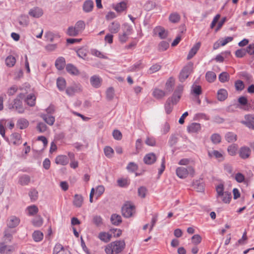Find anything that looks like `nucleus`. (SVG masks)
Instances as JSON below:
<instances>
[{
	"label": "nucleus",
	"mask_w": 254,
	"mask_h": 254,
	"mask_svg": "<svg viewBox=\"0 0 254 254\" xmlns=\"http://www.w3.org/2000/svg\"><path fill=\"white\" fill-rule=\"evenodd\" d=\"M85 28V22L83 20L77 21L74 26L68 27L66 34L69 36L75 37L81 33Z\"/></svg>",
	"instance_id": "f257e3e1"
},
{
	"label": "nucleus",
	"mask_w": 254,
	"mask_h": 254,
	"mask_svg": "<svg viewBox=\"0 0 254 254\" xmlns=\"http://www.w3.org/2000/svg\"><path fill=\"white\" fill-rule=\"evenodd\" d=\"M24 97V94L20 93L11 103L9 104V109L15 110L19 114L23 113L25 109L22 105V100Z\"/></svg>",
	"instance_id": "f03ea898"
},
{
	"label": "nucleus",
	"mask_w": 254,
	"mask_h": 254,
	"mask_svg": "<svg viewBox=\"0 0 254 254\" xmlns=\"http://www.w3.org/2000/svg\"><path fill=\"white\" fill-rule=\"evenodd\" d=\"M176 174L178 177L181 179H184L190 175L191 177L194 175V169L191 166H188L187 168L180 167L176 169Z\"/></svg>",
	"instance_id": "7ed1b4c3"
},
{
	"label": "nucleus",
	"mask_w": 254,
	"mask_h": 254,
	"mask_svg": "<svg viewBox=\"0 0 254 254\" xmlns=\"http://www.w3.org/2000/svg\"><path fill=\"white\" fill-rule=\"evenodd\" d=\"M122 214L126 217H131L135 211V207L130 204H125L122 207Z\"/></svg>",
	"instance_id": "20e7f679"
},
{
	"label": "nucleus",
	"mask_w": 254,
	"mask_h": 254,
	"mask_svg": "<svg viewBox=\"0 0 254 254\" xmlns=\"http://www.w3.org/2000/svg\"><path fill=\"white\" fill-rule=\"evenodd\" d=\"M193 64L191 62L188 64L181 70L180 74V79H186L192 71Z\"/></svg>",
	"instance_id": "39448f33"
},
{
	"label": "nucleus",
	"mask_w": 254,
	"mask_h": 254,
	"mask_svg": "<svg viewBox=\"0 0 254 254\" xmlns=\"http://www.w3.org/2000/svg\"><path fill=\"white\" fill-rule=\"evenodd\" d=\"M20 219L14 215L10 216L7 219L6 225L9 228H14L19 224Z\"/></svg>",
	"instance_id": "423d86ee"
},
{
	"label": "nucleus",
	"mask_w": 254,
	"mask_h": 254,
	"mask_svg": "<svg viewBox=\"0 0 254 254\" xmlns=\"http://www.w3.org/2000/svg\"><path fill=\"white\" fill-rule=\"evenodd\" d=\"M115 254L121 253L125 247V242L123 240L117 241L111 243Z\"/></svg>",
	"instance_id": "0eeeda50"
},
{
	"label": "nucleus",
	"mask_w": 254,
	"mask_h": 254,
	"mask_svg": "<svg viewBox=\"0 0 254 254\" xmlns=\"http://www.w3.org/2000/svg\"><path fill=\"white\" fill-rule=\"evenodd\" d=\"M202 93V90L201 86L196 82H194L191 86L190 94L197 98Z\"/></svg>",
	"instance_id": "6e6552de"
},
{
	"label": "nucleus",
	"mask_w": 254,
	"mask_h": 254,
	"mask_svg": "<svg viewBox=\"0 0 254 254\" xmlns=\"http://www.w3.org/2000/svg\"><path fill=\"white\" fill-rule=\"evenodd\" d=\"M14 247L12 246L6 245L4 242L0 243V254H11L14 251Z\"/></svg>",
	"instance_id": "1a4fd4ad"
},
{
	"label": "nucleus",
	"mask_w": 254,
	"mask_h": 254,
	"mask_svg": "<svg viewBox=\"0 0 254 254\" xmlns=\"http://www.w3.org/2000/svg\"><path fill=\"white\" fill-rule=\"evenodd\" d=\"M29 15L34 18H38L43 14L42 9L39 7H34L30 9L28 12Z\"/></svg>",
	"instance_id": "9d476101"
},
{
	"label": "nucleus",
	"mask_w": 254,
	"mask_h": 254,
	"mask_svg": "<svg viewBox=\"0 0 254 254\" xmlns=\"http://www.w3.org/2000/svg\"><path fill=\"white\" fill-rule=\"evenodd\" d=\"M251 154V149L247 146H243L239 150L240 157L244 159L248 158Z\"/></svg>",
	"instance_id": "9b49d317"
},
{
	"label": "nucleus",
	"mask_w": 254,
	"mask_h": 254,
	"mask_svg": "<svg viewBox=\"0 0 254 254\" xmlns=\"http://www.w3.org/2000/svg\"><path fill=\"white\" fill-rule=\"evenodd\" d=\"M121 28L120 23L117 21L111 22L108 26V30L112 34L117 33Z\"/></svg>",
	"instance_id": "f8f14e48"
},
{
	"label": "nucleus",
	"mask_w": 254,
	"mask_h": 254,
	"mask_svg": "<svg viewBox=\"0 0 254 254\" xmlns=\"http://www.w3.org/2000/svg\"><path fill=\"white\" fill-rule=\"evenodd\" d=\"M127 0H123L117 3L114 6V9L117 12H122L127 9Z\"/></svg>",
	"instance_id": "ddd939ff"
},
{
	"label": "nucleus",
	"mask_w": 254,
	"mask_h": 254,
	"mask_svg": "<svg viewBox=\"0 0 254 254\" xmlns=\"http://www.w3.org/2000/svg\"><path fill=\"white\" fill-rule=\"evenodd\" d=\"M154 32L155 34H158L161 39H165L168 36V31L161 26L156 27Z\"/></svg>",
	"instance_id": "4468645a"
},
{
	"label": "nucleus",
	"mask_w": 254,
	"mask_h": 254,
	"mask_svg": "<svg viewBox=\"0 0 254 254\" xmlns=\"http://www.w3.org/2000/svg\"><path fill=\"white\" fill-rule=\"evenodd\" d=\"M208 155L210 158L215 157L219 161H222L224 160L223 153L217 150L209 151Z\"/></svg>",
	"instance_id": "2eb2a0df"
},
{
	"label": "nucleus",
	"mask_w": 254,
	"mask_h": 254,
	"mask_svg": "<svg viewBox=\"0 0 254 254\" xmlns=\"http://www.w3.org/2000/svg\"><path fill=\"white\" fill-rule=\"evenodd\" d=\"M156 156L153 153H150L146 154L143 160L145 164L151 165L153 164L156 161Z\"/></svg>",
	"instance_id": "dca6fc26"
},
{
	"label": "nucleus",
	"mask_w": 254,
	"mask_h": 254,
	"mask_svg": "<svg viewBox=\"0 0 254 254\" xmlns=\"http://www.w3.org/2000/svg\"><path fill=\"white\" fill-rule=\"evenodd\" d=\"M93 7V1L91 0H87L83 4V10L86 13H88L92 11Z\"/></svg>",
	"instance_id": "f3484780"
},
{
	"label": "nucleus",
	"mask_w": 254,
	"mask_h": 254,
	"mask_svg": "<svg viewBox=\"0 0 254 254\" xmlns=\"http://www.w3.org/2000/svg\"><path fill=\"white\" fill-rule=\"evenodd\" d=\"M68 162V157L65 155H59L55 159V163L59 165L64 166L67 165Z\"/></svg>",
	"instance_id": "a211bd4d"
},
{
	"label": "nucleus",
	"mask_w": 254,
	"mask_h": 254,
	"mask_svg": "<svg viewBox=\"0 0 254 254\" xmlns=\"http://www.w3.org/2000/svg\"><path fill=\"white\" fill-rule=\"evenodd\" d=\"M55 66L59 70H61L65 66V60L63 57H59L55 61Z\"/></svg>",
	"instance_id": "6ab92c4d"
},
{
	"label": "nucleus",
	"mask_w": 254,
	"mask_h": 254,
	"mask_svg": "<svg viewBox=\"0 0 254 254\" xmlns=\"http://www.w3.org/2000/svg\"><path fill=\"white\" fill-rule=\"evenodd\" d=\"M40 117L49 125L52 126L55 121V117L46 114H41Z\"/></svg>",
	"instance_id": "aec40b11"
},
{
	"label": "nucleus",
	"mask_w": 254,
	"mask_h": 254,
	"mask_svg": "<svg viewBox=\"0 0 254 254\" xmlns=\"http://www.w3.org/2000/svg\"><path fill=\"white\" fill-rule=\"evenodd\" d=\"M200 47V43L199 42L196 43L190 51L187 56V59H191L196 54Z\"/></svg>",
	"instance_id": "412c9836"
},
{
	"label": "nucleus",
	"mask_w": 254,
	"mask_h": 254,
	"mask_svg": "<svg viewBox=\"0 0 254 254\" xmlns=\"http://www.w3.org/2000/svg\"><path fill=\"white\" fill-rule=\"evenodd\" d=\"M201 129L200 124L193 123L188 127L187 129L189 132L195 133L199 131Z\"/></svg>",
	"instance_id": "4be33fe9"
},
{
	"label": "nucleus",
	"mask_w": 254,
	"mask_h": 254,
	"mask_svg": "<svg viewBox=\"0 0 254 254\" xmlns=\"http://www.w3.org/2000/svg\"><path fill=\"white\" fill-rule=\"evenodd\" d=\"M83 201V197L81 195L75 194L73 204L76 207H81Z\"/></svg>",
	"instance_id": "5701e85b"
},
{
	"label": "nucleus",
	"mask_w": 254,
	"mask_h": 254,
	"mask_svg": "<svg viewBox=\"0 0 254 254\" xmlns=\"http://www.w3.org/2000/svg\"><path fill=\"white\" fill-rule=\"evenodd\" d=\"M30 182V178L28 175H23L18 178V183L21 186H27Z\"/></svg>",
	"instance_id": "b1692460"
},
{
	"label": "nucleus",
	"mask_w": 254,
	"mask_h": 254,
	"mask_svg": "<svg viewBox=\"0 0 254 254\" xmlns=\"http://www.w3.org/2000/svg\"><path fill=\"white\" fill-rule=\"evenodd\" d=\"M232 198L231 193L229 191H225V193L222 195L219 196L222 201L225 203H229Z\"/></svg>",
	"instance_id": "393cba45"
},
{
	"label": "nucleus",
	"mask_w": 254,
	"mask_h": 254,
	"mask_svg": "<svg viewBox=\"0 0 254 254\" xmlns=\"http://www.w3.org/2000/svg\"><path fill=\"white\" fill-rule=\"evenodd\" d=\"M28 121L24 118L18 119L16 124L17 127L21 129L26 128L28 126Z\"/></svg>",
	"instance_id": "a878e982"
},
{
	"label": "nucleus",
	"mask_w": 254,
	"mask_h": 254,
	"mask_svg": "<svg viewBox=\"0 0 254 254\" xmlns=\"http://www.w3.org/2000/svg\"><path fill=\"white\" fill-rule=\"evenodd\" d=\"M153 96L157 99H161L166 95V92L158 88L154 89L152 93Z\"/></svg>",
	"instance_id": "bb28decb"
},
{
	"label": "nucleus",
	"mask_w": 254,
	"mask_h": 254,
	"mask_svg": "<svg viewBox=\"0 0 254 254\" xmlns=\"http://www.w3.org/2000/svg\"><path fill=\"white\" fill-rule=\"evenodd\" d=\"M110 219L112 224L116 226H118L122 221L121 216L117 214H112Z\"/></svg>",
	"instance_id": "cd10ccee"
},
{
	"label": "nucleus",
	"mask_w": 254,
	"mask_h": 254,
	"mask_svg": "<svg viewBox=\"0 0 254 254\" xmlns=\"http://www.w3.org/2000/svg\"><path fill=\"white\" fill-rule=\"evenodd\" d=\"M112 237V235L106 232H100L98 235V238L105 243L109 242Z\"/></svg>",
	"instance_id": "c85d7f7f"
},
{
	"label": "nucleus",
	"mask_w": 254,
	"mask_h": 254,
	"mask_svg": "<svg viewBox=\"0 0 254 254\" xmlns=\"http://www.w3.org/2000/svg\"><path fill=\"white\" fill-rule=\"evenodd\" d=\"M66 70L67 72L72 75H77L79 73V71L77 68L73 64H68L66 65Z\"/></svg>",
	"instance_id": "c756f323"
},
{
	"label": "nucleus",
	"mask_w": 254,
	"mask_h": 254,
	"mask_svg": "<svg viewBox=\"0 0 254 254\" xmlns=\"http://www.w3.org/2000/svg\"><path fill=\"white\" fill-rule=\"evenodd\" d=\"M81 90L80 85H75L68 87L66 90V93L69 96L72 95L74 93L77 92Z\"/></svg>",
	"instance_id": "7c9ffc66"
},
{
	"label": "nucleus",
	"mask_w": 254,
	"mask_h": 254,
	"mask_svg": "<svg viewBox=\"0 0 254 254\" xmlns=\"http://www.w3.org/2000/svg\"><path fill=\"white\" fill-rule=\"evenodd\" d=\"M227 91L224 89H221L218 91L217 99L218 100L222 101H224L227 97Z\"/></svg>",
	"instance_id": "2f4dec72"
},
{
	"label": "nucleus",
	"mask_w": 254,
	"mask_h": 254,
	"mask_svg": "<svg viewBox=\"0 0 254 254\" xmlns=\"http://www.w3.org/2000/svg\"><path fill=\"white\" fill-rule=\"evenodd\" d=\"M11 139L14 145H18L21 143V135L17 132L13 133L11 135Z\"/></svg>",
	"instance_id": "473e14b6"
},
{
	"label": "nucleus",
	"mask_w": 254,
	"mask_h": 254,
	"mask_svg": "<svg viewBox=\"0 0 254 254\" xmlns=\"http://www.w3.org/2000/svg\"><path fill=\"white\" fill-rule=\"evenodd\" d=\"M36 97L34 94H30L27 95L25 100L27 104L30 106H33L35 104Z\"/></svg>",
	"instance_id": "72a5a7b5"
},
{
	"label": "nucleus",
	"mask_w": 254,
	"mask_h": 254,
	"mask_svg": "<svg viewBox=\"0 0 254 254\" xmlns=\"http://www.w3.org/2000/svg\"><path fill=\"white\" fill-rule=\"evenodd\" d=\"M180 15L176 12L171 13L169 17L170 21L173 23H178L180 20Z\"/></svg>",
	"instance_id": "f704fd0d"
},
{
	"label": "nucleus",
	"mask_w": 254,
	"mask_h": 254,
	"mask_svg": "<svg viewBox=\"0 0 254 254\" xmlns=\"http://www.w3.org/2000/svg\"><path fill=\"white\" fill-rule=\"evenodd\" d=\"M29 196L31 201H35L38 197V192L35 189L32 188L29 192Z\"/></svg>",
	"instance_id": "c9c22d12"
},
{
	"label": "nucleus",
	"mask_w": 254,
	"mask_h": 254,
	"mask_svg": "<svg viewBox=\"0 0 254 254\" xmlns=\"http://www.w3.org/2000/svg\"><path fill=\"white\" fill-rule=\"evenodd\" d=\"M18 22L22 27L27 26L29 23L28 16L25 15H21L18 18Z\"/></svg>",
	"instance_id": "e433bc0d"
},
{
	"label": "nucleus",
	"mask_w": 254,
	"mask_h": 254,
	"mask_svg": "<svg viewBox=\"0 0 254 254\" xmlns=\"http://www.w3.org/2000/svg\"><path fill=\"white\" fill-rule=\"evenodd\" d=\"M225 137L228 142H233L237 140V135L231 132L227 133Z\"/></svg>",
	"instance_id": "4c0bfd02"
},
{
	"label": "nucleus",
	"mask_w": 254,
	"mask_h": 254,
	"mask_svg": "<svg viewBox=\"0 0 254 254\" xmlns=\"http://www.w3.org/2000/svg\"><path fill=\"white\" fill-rule=\"evenodd\" d=\"M32 237L35 242H40L43 238V234L40 231H35L33 232Z\"/></svg>",
	"instance_id": "58836bf2"
},
{
	"label": "nucleus",
	"mask_w": 254,
	"mask_h": 254,
	"mask_svg": "<svg viewBox=\"0 0 254 254\" xmlns=\"http://www.w3.org/2000/svg\"><path fill=\"white\" fill-rule=\"evenodd\" d=\"M106 98L108 100L111 101L113 99L115 96V91L112 87H110L107 89Z\"/></svg>",
	"instance_id": "ea45409f"
},
{
	"label": "nucleus",
	"mask_w": 254,
	"mask_h": 254,
	"mask_svg": "<svg viewBox=\"0 0 254 254\" xmlns=\"http://www.w3.org/2000/svg\"><path fill=\"white\" fill-rule=\"evenodd\" d=\"M5 62L7 66L12 67L15 64L16 60L13 56H9L6 58Z\"/></svg>",
	"instance_id": "a19ab883"
},
{
	"label": "nucleus",
	"mask_w": 254,
	"mask_h": 254,
	"mask_svg": "<svg viewBox=\"0 0 254 254\" xmlns=\"http://www.w3.org/2000/svg\"><path fill=\"white\" fill-rule=\"evenodd\" d=\"M43 223V220L41 216H38L32 220V224L35 227H39L42 225Z\"/></svg>",
	"instance_id": "79ce46f5"
},
{
	"label": "nucleus",
	"mask_w": 254,
	"mask_h": 254,
	"mask_svg": "<svg viewBox=\"0 0 254 254\" xmlns=\"http://www.w3.org/2000/svg\"><path fill=\"white\" fill-rule=\"evenodd\" d=\"M173 105L172 102H170V100L167 99L165 104V109L167 114H169L172 112L173 109Z\"/></svg>",
	"instance_id": "37998d69"
},
{
	"label": "nucleus",
	"mask_w": 254,
	"mask_h": 254,
	"mask_svg": "<svg viewBox=\"0 0 254 254\" xmlns=\"http://www.w3.org/2000/svg\"><path fill=\"white\" fill-rule=\"evenodd\" d=\"M161 65L158 64H155L152 65L147 71L148 74L153 73L158 71L161 68Z\"/></svg>",
	"instance_id": "c03bdc74"
},
{
	"label": "nucleus",
	"mask_w": 254,
	"mask_h": 254,
	"mask_svg": "<svg viewBox=\"0 0 254 254\" xmlns=\"http://www.w3.org/2000/svg\"><path fill=\"white\" fill-rule=\"evenodd\" d=\"M175 84L174 80H168L165 84L166 92H171Z\"/></svg>",
	"instance_id": "a18cd8bd"
},
{
	"label": "nucleus",
	"mask_w": 254,
	"mask_h": 254,
	"mask_svg": "<svg viewBox=\"0 0 254 254\" xmlns=\"http://www.w3.org/2000/svg\"><path fill=\"white\" fill-rule=\"evenodd\" d=\"M94 224L97 227L101 226L103 223V219L100 216L95 215L93 218Z\"/></svg>",
	"instance_id": "49530a36"
},
{
	"label": "nucleus",
	"mask_w": 254,
	"mask_h": 254,
	"mask_svg": "<svg viewBox=\"0 0 254 254\" xmlns=\"http://www.w3.org/2000/svg\"><path fill=\"white\" fill-rule=\"evenodd\" d=\"M169 44L168 42L162 41L158 45V49L160 51H166L169 47Z\"/></svg>",
	"instance_id": "de8ad7c7"
},
{
	"label": "nucleus",
	"mask_w": 254,
	"mask_h": 254,
	"mask_svg": "<svg viewBox=\"0 0 254 254\" xmlns=\"http://www.w3.org/2000/svg\"><path fill=\"white\" fill-rule=\"evenodd\" d=\"M104 151L106 157L109 158L112 157L114 154V150L111 147H105Z\"/></svg>",
	"instance_id": "09e8293b"
},
{
	"label": "nucleus",
	"mask_w": 254,
	"mask_h": 254,
	"mask_svg": "<svg viewBox=\"0 0 254 254\" xmlns=\"http://www.w3.org/2000/svg\"><path fill=\"white\" fill-rule=\"evenodd\" d=\"M216 190L217 192V198L218 200L219 199V196L220 195H223V193H225L224 191V186L223 184H219L216 188Z\"/></svg>",
	"instance_id": "8fccbe9b"
},
{
	"label": "nucleus",
	"mask_w": 254,
	"mask_h": 254,
	"mask_svg": "<svg viewBox=\"0 0 254 254\" xmlns=\"http://www.w3.org/2000/svg\"><path fill=\"white\" fill-rule=\"evenodd\" d=\"M36 128L39 132L43 133L47 130V127L45 123L40 122L37 124Z\"/></svg>",
	"instance_id": "3c124183"
},
{
	"label": "nucleus",
	"mask_w": 254,
	"mask_h": 254,
	"mask_svg": "<svg viewBox=\"0 0 254 254\" xmlns=\"http://www.w3.org/2000/svg\"><path fill=\"white\" fill-rule=\"evenodd\" d=\"M27 209L30 215H34L38 212V208L35 205L28 206Z\"/></svg>",
	"instance_id": "603ef678"
},
{
	"label": "nucleus",
	"mask_w": 254,
	"mask_h": 254,
	"mask_svg": "<svg viewBox=\"0 0 254 254\" xmlns=\"http://www.w3.org/2000/svg\"><path fill=\"white\" fill-rule=\"evenodd\" d=\"M181 98V97L180 96L173 93L172 96L171 97L168 98L167 99L170 100V102H172L173 105H175L179 102Z\"/></svg>",
	"instance_id": "864d4df0"
},
{
	"label": "nucleus",
	"mask_w": 254,
	"mask_h": 254,
	"mask_svg": "<svg viewBox=\"0 0 254 254\" xmlns=\"http://www.w3.org/2000/svg\"><path fill=\"white\" fill-rule=\"evenodd\" d=\"M183 91L184 86L182 84H179L176 87L174 92V94L178 95L181 97Z\"/></svg>",
	"instance_id": "5fc2aeb1"
},
{
	"label": "nucleus",
	"mask_w": 254,
	"mask_h": 254,
	"mask_svg": "<svg viewBox=\"0 0 254 254\" xmlns=\"http://www.w3.org/2000/svg\"><path fill=\"white\" fill-rule=\"evenodd\" d=\"M211 141L214 144H218L221 142V136L219 134L214 133L211 136Z\"/></svg>",
	"instance_id": "6e6d98bb"
},
{
	"label": "nucleus",
	"mask_w": 254,
	"mask_h": 254,
	"mask_svg": "<svg viewBox=\"0 0 254 254\" xmlns=\"http://www.w3.org/2000/svg\"><path fill=\"white\" fill-rule=\"evenodd\" d=\"M143 67L141 60L137 61L130 67L131 70H137Z\"/></svg>",
	"instance_id": "4d7b16f0"
},
{
	"label": "nucleus",
	"mask_w": 254,
	"mask_h": 254,
	"mask_svg": "<svg viewBox=\"0 0 254 254\" xmlns=\"http://www.w3.org/2000/svg\"><path fill=\"white\" fill-rule=\"evenodd\" d=\"M118 185L120 187H126L129 185L128 181L126 179H120L117 181Z\"/></svg>",
	"instance_id": "13d9d810"
},
{
	"label": "nucleus",
	"mask_w": 254,
	"mask_h": 254,
	"mask_svg": "<svg viewBox=\"0 0 254 254\" xmlns=\"http://www.w3.org/2000/svg\"><path fill=\"white\" fill-rule=\"evenodd\" d=\"M147 190L144 187H140L138 189V195L141 198H144L146 196Z\"/></svg>",
	"instance_id": "bf43d9fd"
},
{
	"label": "nucleus",
	"mask_w": 254,
	"mask_h": 254,
	"mask_svg": "<svg viewBox=\"0 0 254 254\" xmlns=\"http://www.w3.org/2000/svg\"><path fill=\"white\" fill-rule=\"evenodd\" d=\"M247 54V51L244 49H239L236 51L235 56L236 57L241 58L244 57Z\"/></svg>",
	"instance_id": "052dcab7"
},
{
	"label": "nucleus",
	"mask_w": 254,
	"mask_h": 254,
	"mask_svg": "<svg viewBox=\"0 0 254 254\" xmlns=\"http://www.w3.org/2000/svg\"><path fill=\"white\" fill-rule=\"evenodd\" d=\"M127 169L128 171L133 172L137 170L138 166L135 163H134L133 162H130L127 166Z\"/></svg>",
	"instance_id": "680f3d73"
},
{
	"label": "nucleus",
	"mask_w": 254,
	"mask_h": 254,
	"mask_svg": "<svg viewBox=\"0 0 254 254\" xmlns=\"http://www.w3.org/2000/svg\"><path fill=\"white\" fill-rule=\"evenodd\" d=\"M57 87L60 90H64L66 86L65 80H57Z\"/></svg>",
	"instance_id": "e2e57ef3"
},
{
	"label": "nucleus",
	"mask_w": 254,
	"mask_h": 254,
	"mask_svg": "<svg viewBox=\"0 0 254 254\" xmlns=\"http://www.w3.org/2000/svg\"><path fill=\"white\" fill-rule=\"evenodd\" d=\"M235 86L237 90L242 91L244 88V84L242 80H236Z\"/></svg>",
	"instance_id": "0e129e2a"
},
{
	"label": "nucleus",
	"mask_w": 254,
	"mask_h": 254,
	"mask_svg": "<svg viewBox=\"0 0 254 254\" xmlns=\"http://www.w3.org/2000/svg\"><path fill=\"white\" fill-rule=\"evenodd\" d=\"M206 79H216V74L215 73L212 71H208L205 74Z\"/></svg>",
	"instance_id": "69168bd1"
},
{
	"label": "nucleus",
	"mask_w": 254,
	"mask_h": 254,
	"mask_svg": "<svg viewBox=\"0 0 254 254\" xmlns=\"http://www.w3.org/2000/svg\"><path fill=\"white\" fill-rule=\"evenodd\" d=\"M76 53L78 56L82 59L85 58L87 56V52L84 49H78Z\"/></svg>",
	"instance_id": "338daca9"
},
{
	"label": "nucleus",
	"mask_w": 254,
	"mask_h": 254,
	"mask_svg": "<svg viewBox=\"0 0 254 254\" xmlns=\"http://www.w3.org/2000/svg\"><path fill=\"white\" fill-rule=\"evenodd\" d=\"M246 51L249 55L252 56L254 55V43L250 44L247 47Z\"/></svg>",
	"instance_id": "774afa93"
}]
</instances>
